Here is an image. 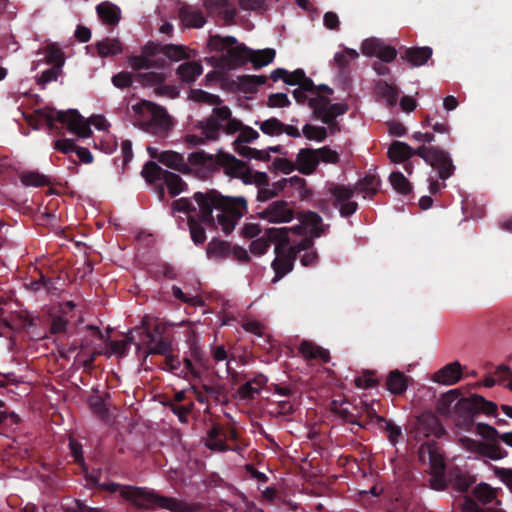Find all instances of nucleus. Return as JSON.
Segmentation results:
<instances>
[{
	"instance_id": "f257e3e1",
	"label": "nucleus",
	"mask_w": 512,
	"mask_h": 512,
	"mask_svg": "<svg viewBox=\"0 0 512 512\" xmlns=\"http://www.w3.org/2000/svg\"><path fill=\"white\" fill-rule=\"evenodd\" d=\"M174 212H196L202 223L220 228L228 234L234 230L238 220L247 210L244 197H223L214 190L206 193L197 192L193 199L180 198L173 202Z\"/></svg>"
},
{
	"instance_id": "f03ea898",
	"label": "nucleus",
	"mask_w": 512,
	"mask_h": 512,
	"mask_svg": "<svg viewBox=\"0 0 512 512\" xmlns=\"http://www.w3.org/2000/svg\"><path fill=\"white\" fill-rule=\"evenodd\" d=\"M286 83L298 86L293 90L296 102L307 104L314 116L325 124H330L337 116L345 114L348 110L347 104L343 102L331 103L333 90L326 85L315 86L301 69L288 71Z\"/></svg>"
},
{
	"instance_id": "7ed1b4c3",
	"label": "nucleus",
	"mask_w": 512,
	"mask_h": 512,
	"mask_svg": "<svg viewBox=\"0 0 512 512\" xmlns=\"http://www.w3.org/2000/svg\"><path fill=\"white\" fill-rule=\"evenodd\" d=\"M167 328L166 323L158 318L145 316L142 320L141 341L135 343L133 331H130L126 340L110 342L108 349L104 352L108 357L112 355L124 356L128 350V344L134 343L137 351L145 348V354H164L168 351L170 345L161 336Z\"/></svg>"
},
{
	"instance_id": "20e7f679",
	"label": "nucleus",
	"mask_w": 512,
	"mask_h": 512,
	"mask_svg": "<svg viewBox=\"0 0 512 512\" xmlns=\"http://www.w3.org/2000/svg\"><path fill=\"white\" fill-rule=\"evenodd\" d=\"M299 224L292 227L269 228L268 237L280 245L297 243L308 249L312 242L311 237H319L323 231L321 217L315 212H304L297 216Z\"/></svg>"
},
{
	"instance_id": "39448f33",
	"label": "nucleus",
	"mask_w": 512,
	"mask_h": 512,
	"mask_svg": "<svg viewBox=\"0 0 512 512\" xmlns=\"http://www.w3.org/2000/svg\"><path fill=\"white\" fill-rule=\"evenodd\" d=\"M39 118L45 121L49 126L53 125L54 121L63 123L67 129L76 134L80 138H88L92 131L90 125H93L97 130L108 132L110 123L102 115H93L88 119L82 117L76 110L56 111L52 108L45 107L37 111Z\"/></svg>"
},
{
	"instance_id": "423d86ee",
	"label": "nucleus",
	"mask_w": 512,
	"mask_h": 512,
	"mask_svg": "<svg viewBox=\"0 0 512 512\" xmlns=\"http://www.w3.org/2000/svg\"><path fill=\"white\" fill-rule=\"evenodd\" d=\"M110 492H119V494L140 508L153 509L156 507L167 509L171 512H183L185 505L175 498L160 496L153 490L138 488L132 486H123L117 483L105 485Z\"/></svg>"
},
{
	"instance_id": "0eeeda50",
	"label": "nucleus",
	"mask_w": 512,
	"mask_h": 512,
	"mask_svg": "<svg viewBox=\"0 0 512 512\" xmlns=\"http://www.w3.org/2000/svg\"><path fill=\"white\" fill-rule=\"evenodd\" d=\"M131 111L134 125L148 133L165 136L173 126L166 110L151 101L133 104Z\"/></svg>"
},
{
	"instance_id": "6e6552de",
	"label": "nucleus",
	"mask_w": 512,
	"mask_h": 512,
	"mask_svg": "<svg viewBox=\"0 0 512 512\" xmlns=\"http://www.w3.org/2000/svg\"><path fill=\"white\" fill-rule=\"evenodd\" d=\"M241 127L242 123L232 117L230 109L220 105H216L213 108L212 115L205 122H202L205 138L212 140L217 139L220 130L227 134H233L238 132Z\"/></svg>"
},
{
	"instance_id": "1a4fd4ad",
	"label": "nucleus",
	"mask_w": 512,
	"mask_h": 512,
	"mask_svg": "<svg viewBox=\"0 0 512 512\" xmlns=\"http://www.w3.org/2000/svg\"><path fill=\"white\" fill-rule=\"evenodd\" d=\"M419 459L423 463H429L431 470V486L435 490H442L445 487L444 458L435 443L427 442L419 449Z\"/></svg>"
},
{
	"instance_id": "9d476101",
	"label": "nucleus",
	"mask_w": 512,
	"mask_h": 512,
	"mask_svg": "<svg viewBox=\"0 0 512 512\" xmlns=\"http://www.w3.org/2000/svg\"><path fill=\"white\" fill-rule=\"evenodd\" d=\"M208 47L211 51L221 53L223 65L226 66L241 64V58L245 55L243 53H246L244 45L239 44L232 36H211L208 41Z\"/></svg>"
},
{
	"instance_id": "9b49d317",
	"label": "nucleus",
	"mask_w": 512,
	"mask_h": 512,
	"mask_svg": "<svg viewBox=\"0 0 512 512\" xmlns=\"http://www.w3.org/2000/svg\"><path fill=\"white\" fill-rule=\"evenodd\" d=\"M414 153L436 169L440 179L446 180L452 175L454 166L448 153L439 148L427 146H420Z\"/></svg>"
},
{
	"instance_id": "f8f14e48",
	"label": "nucleus",
	"mask_w": 512,
	"mask_h": 512,
	"mask_svg": "<svg viewBox=\"0 0 512 512\" xmlns=\"http://www.w3.org/2000/svg\"><path fill=\"white\" fill-rule=\"evenodd\" d=\"M305 250L297 243L280 245L275 243L276 258L272 262V267L276 273L273 282H277L281 277L290 272L293 267V261L298 251Z\"/></svg>"
},
{
	"instance_id": "ddd939ff",
	"label": "nucleus",
	"mask_w": 512,
	"mask_h": 512,
	"mask_svg": "<svg viewBox=\"0 0 512 512\" xmlns=\"http://www.w3.org/2000/svg\"><path fill=\"white\" fill-rule=\"evenodd\" d=\"M218 155L213 156L203 151L193 152L187 161V171L201 178L209 176L217 168Z\"/></svg>"
},
{
	"instance_id": "4468645a",
	"label": "nucleus",
	"mask_w": 512,
	"mask_h": 512,
	"mask_svg": "<svg viewBox=\"0 0 512 512\" xmlns=\"http://www.w3.org/2000/svg\"><path fill=\"white\" fill-rule=\"evenodd\" d=\"M258 215L259 218L273 224L289 223L294 219L293 210L282 200L270 203Z\"/></svg>"
},
{
	"instance_id": "2eb2a0df",
	"label": "nucleus",
	"mask_w": 512,
	"mask_h": 512,
	"mask_svg": "<svg viewBox=\"0 0 512 512\" xmlns=\"http://www.w3.org/2000/svg\"><path fill=\"white\" fill-rule=\"evenodd\" d=\"M361 51L365 56H374L384 62L393 61L397 55L394 47L385 44L382 40L377 38L365 39L362 42Z\"/></svg>"
},
{
	"instance_id": "dca6fc26",
	"label": "nucleus",
	"mask_w": 512,
	"mask_h": 512,
	"mask_svg": "<svg viewBox=\"0 0 512 512\" xmlns=\"http://www.w3.org/2000/svg\"><path fill=\"white\" fill-rule=\"evenodd\" d=\"M239 131L240 135L238 139L234 142L236 152L239 155L249 159H265L267 157L266 152L250 148L245 144L256 140L259 137L258 132L249 127L244 129L241 128Z\"/></svg>"
},
{
	"instance_id": "f3484780",
	"label": "nucleus",
	"mask_w": 512,
	"mask_h": 512,
	"mask_svg": "<svg viewBox=\"0 0 512 512\" xmlns=\"http://www.w3.org/2000/svg\"><path fill=\"white\" fill-rule=\"evenodd\" d=\"M330 193L335 200V205L339 207L342 216H349L357 210V203L350 201L355 193V190L351 187L332 185Z\"/></svg>"
},
{
	"instance_id": "a211bd4d",
	"label": "nucleus",
	"mask_w": 512,
	"mask_h": 512,
	"mask_svg": "<svg viewBox=\"0 0 512 512\" xmlns=\"http://www.w3.org/2000/svg\"><path fill=\"white\" fill-rule=\"evenodd\" d=\"M147 152L149 153L150 157L158 159L160 163L171 169H175L184 173L187 171V162L184 156L178 152L170 150L159 152L155 147H148Z\"/></svg>"
},
{
	"instance_id": "6ab92c4d",
	"label": "nucleus",
	"mask_w": 512,
	"mask_h": 512,
	"mask_svg": "<svg viewBox=\"0 0 512 512\" xmlns=\"http://www.w3.org/2000/svg\"><path fill=\"white\" fill-rule=\"evenodd\" d=\"M318 164L317 149L303 148L297 153L295 167L301 174L311 175L316 171Z\"/></svg>"
},
{
	"instance_id": "aec40b11",
	"label": "nucleus",
	"mask_w": 512,
	"mask_h": 512,
	"mask_svg": "<svg viewBox=\"0 0 512 512\" xmlns=\"http://www.w3.org/2000/svg\"><path fill=\"white\" fill-rule=\"evenodd\" d=\"M462 378V367L459 362H451L434 373L432 380L441 385H454Z\"/></svg>"
},
{
	"instance_id": "412c9836",
	"label": "nucleus",
	"mask_w": 512,
	"mask_h": 512,
	"mask_svg": "<svg viewBox=\"0 0 512 512\" xmlns=\"http://www.w3.org/2000/svg\"><path fill=\"white\" fill-rule=\"evenodd\" d=\"M495 475L510 489L512 490V469L508 468H494ZM463 512H486L482 510L476 502L471 499H466L463 504ZM487 512H505L502 509H493Z\"/></svg>"
},
{
	"instance_id": "4be33fe9",
	"label": "nucleus",
	"mask_w": 512,
	"mask_h": 512,
	"mask_svg": "<svg viewBox=\"0 0 512 512\" xmlns=\"http://www.w3.org/2000/svg\"><path fill=\"white\" fill-rule=\"evenodd\" d=\"M217 166L223 168L225 174L233 178H239L244 171L245 164L236 159L233 155L223 151L218 152Z\"/></svg>"
},
{
	"instance_id": "5701e85b",
	"label": "nucleus",
	"mask_w": 512,
	"mask_h": 512,
	"mask_svg": "<svg viewBox=\"0 0 512 512\" xmlns=\"http://www.w3.org/2000/svg\"><path fill=\"white\" fill-rule=\"evenodd\" d=\"M244 57L241 58V64L246 61H251L255 66L262 67L270 64L276 55L274 49L266 48L262 50H252L244 46Z\"/></svg>"
},
{
	"instance_id": "b1692460",
	"label": "nucleus",
	"mask_w": 512,
	"mask_h": 512,
	"mask_svg": "<svg viewBox=\"0 0 512 512\" xmlns=\"http://www.w3.org/2000/svg\"><path fill=\"white\" fill-rule=\"evenodd\" d=\"M180 19L184 26L201 28L205 24L203 13L194 7H183L180 10Z\"/></svg>"
},
{
	"instance_id": "393cba45",
	"label": "nucleus",
	"mask_w": 512,
	"mask_h": 512,
	"mask_svg": "<svg viewBox=\"0 0 512 512\" xmlns=\"http://www.w3.org/2000/svg\"><path fill=\"white\" fill-rule=\"evenodd\" d=\"M294 180L297 182L303 181L301 178L291 177L289 179L284 178V179L279 180L278 182L274 183L273 189L269 188L268 185L267 186H258L259 190H258V194H257V199L259 201L264 202V201H267V200L275 197L279 191L284 189V187L286 186V184L288 182H292Z\"/></svg>"
},
{
	"instance_id": "a878e982",
	"label": "nucleus",
	"mask_w": 512,
	"mask_h": 512,
	"mask_svg": "<svg viewBox=\"0 0 512 512\" xmlns=\"http://www.w3.org/2000/svg\"><path fill=\"white\" fill-rule=\"evenodd\" d=\"M412 155V148L404 142L395 141L388 149V157L394 163L404 162Z\"/></svg>"
},
{
	"instance_id": "bb28decb",
	"label": "nucleus",
	"mask_w": 512,
	"mask_h": 512,
	"mask_svg": "<svg viewBox=\"0 0 512 512\" xmlns=\"http://www.w3.org/2000/svg\"><path fill=\"white\" fill-rule=\"evenodd\" d=\"M376 94L382 98L388 106H394L397 103L399 90L395 85L385 81H379L375 88Z\"/></svg>"
},
{
	"instance_id": "cd10ccee",
	"label": "nucleus",
	"mask_w": 512,
	"mask_h": 512,
	"mask_svg": "<svg viewBox=\"0 0 512 512\" xmlns=\"http://www.w3.org/2000/svg\"><path fill=\"white\" fill-rule=\"evenodd\" d=\"M473 495L482 504H500L497 499V490L486 483H480L473 489Z\"/></svg>"
},
{
	"instance_id": "c85d7f7f",
	"label": "nucleus",
	"mask_w": 512,
	"mask_h": 512,
	"mask_svg": "<svg viewBox=\"0 0 512 512\" xmlns=\"http://www.w3.org/2000/svg\"><path fill=\"white\" fill-rule=\"evenodd\" d=\"M97 13L103 22L114 25L120 20V10L117 6L103 2L97 6Z\"/></svg>"
},
{
	"instance_id": "c756f323",
	"label": "nucleus",
	"mask_w": 512,
	"mask_h": 512,
	"mask_svg": "<svg viewBox=\"0 0 512 512\" xmlns=\"http://www.w3.org/2000/svg\"><path fill=\"white\" fill-rule=\"evenodd\" d=\"M202 66L198 62H184L178 69L177 74L184 82H193L202 74Z\"/></svg>"
},
{
	"instance_id": "7c9ffc66",
	"label": "nucleus",
	"mask_w": 512,
	"mask_h": 512,
	"mask_svg": "<svg viewBox=\"0 0 512 512\" xmlns=\"http://www.w3.org/2000/svg\"><path fill=\"white\" fill-rule=\"evenodd\" d=\"M432 55V49L429 47H419L407 49L405 56L412 66H421L427 62Z\"/></svg>"
},
{
	"instance_id": "2f4dec72",
	"label": "nucleus",
	"mask_w": 512,
	"mask_h": 512,
	"mask_svg": "<svg viewBox=\"0 0 512 512\" xmlns=\"http://www.w3.org/2000/svg\"><path fill=\"white\" fill-rule=\"evenodd\" d=\"M239 179L246 185H255V186H267L268 184V176L265 172H259L249 169L246 165L244 167V171H242Z\"/></svg>"
},
{
	"instance_id": "473e14b6",
	"label": "nucleus",
	"mask_w": 512,
	"mask_h": 512,
	"mask_svg": "<svg viewBox=\"0 0 512 512\" xmlns=\"http://www.w3.org/2000/svg\"><path fill=\"white\" fill-rule=\"evenodd\" d=\"M185 367L195 377H199L209 366L203 355L195 351L190 359H185Z\"/></svg>"
},
{
	"instance_id": "72a5a7b5",
	"label": "nucleus",
	"mask_w": 512,
	"mask_h": 512,
	"mask_svg": "<svg viewBox=\"0 0 512 512\" xmlns=\"http://www.w3.org/2000/svg\"><path fill=\"white\" fill-rule=\"evenodd\" d=\"M426 436L435 435L440 436L442 428L439 425L438 420L431 414L422 415L419 419V428Z\"/></svg>"
},
{
	"instance_id": "f704fd0d",
	"label": "nucleus",
	"mask_w": 512,
	"mask_h": 512,
	"mask_svg": "<svg viewBox=\"0 0 512 512\" xmlns=\"http://www.w3.org/2000/svg\"><path fill=\"white\" fill-rule=\"evenodd\" d=\"M265 384L266 379L262 376L253 381L246 382L238 389V396L240 399L252 398L255 394L260 392Z\"/></svg>"
},
{
	"instance_id": "c9c22d12",
	"label": "nucleus",
	"mask_w": 512,
	"mask_h": 512,
	"mask_svg": "<svg viewBox=\"0 0 512 512\" xmlns=\"http://www.w3.org/2000/svg\"><path fill=\"white\" fill-rule=\"evenodd\" d=\"M99 56H114L122 52V44L117 39H104L96 45Z\"/></svg>"
},
{
	"instance_id": "e433bc0d",
	"label": "nucleus",
	"mask_w": 512,
	"mask_h": 512,
	"mask_svg": "<svg viewBox=\"0 0 512 512\" xmlns=\"http://www.w3.org/2000/svg\"><path fill=\"white\" fill-rule=\"evenodd\" d=\"M387 388L393 394L403 393L407 389V382L404 374L397 370L390 372L387 377Z\"/></svg>"
},
{
	"instance_id": "4c0bfd02",
	"label": "nucleus",
	"mask_w": 512,
	"mask_h": 512,
	"mask_svg": "<svg viewBox=\"0 0 512 512\" xmlns=\"http://www.w3.org/2000/svg\"><path fill=\"white\" fill-rule=\"evenodd\" d=\"M205 7L211 12L223 13L226 19H232L235 10L229 6V0H205Z\"/></svg>"
},
{
	"instance_id": "58836bf2",
	"label": "nucleus",
	"mask_w": 512,
	"mask_h": 512,
	"mask_svg": "<svg viewBox=\"0 0 512 512\" xmlns=\"http://www.w3.org/2000/svg\"><path fill=\"white\" fill-rule=\"evenodd\" d=\"M299 350L300 353L306 358H320L324 362H327L329 360L328 352L318 346H315L311 342H302Z\"/></svg>"
},
{
	"instance_id": "ea45409f",
	"label": "nucleus",
	"mask_w": 512,
	"mask_h": 512,
	"mask_svg": "<svg viewBox=\"0 0 512 512\" xmlns=\"http://www.w3.org/2000/svg\"><path fill=\"white\" fill-rule=\"evenodd\" d=\"M163 177L169 193L172 196H177L185 190L186 184L177 174L166 171Z\"/></svg>"
},
{
	"instance_id": "a19ab883",
	"label": "nucleus",
	"mask_w": 512,
	"mask_h": 512,
	"mask_svg": "<svg viewBox=\"0 0 512 512\" xmlns=\"http://www.w3.org/2000/svg\"><path fill=\"white\" fill-rule=\"evenodd\" d=\"M479 455L491 460L506 458L508 452L497 444L483 443Z\"/></svg>"
},
{
	"instance_id": "79ce46f5",
	"label": "nucleus",
	"mask_w": 512,
	"mask_h": 512,
	"mask_svg": "<svg viewBox=\"0 0 512 512\" xmlns=\"http://www.w3.org/2000/svg\"><path fill=\"white\" fill-rule=\"evenodd\" d=\"M156 50L157 46L147 45L144 48L143 54L141 56L132 58L131 66L134 69L149 68L153 63V60L150 57Z\"/></svg>"
},
{
	"instance_id": "37998d69",
	"label": "nucleus",
	"mask_w": 512,
	"mask_h": 512,
	"mask_svg": "<svg viewBox=\"0 0 512 512\" xmlns=\"http://www.w3.org/2000/svg\"><path fill=\"white\" fill-rule=\"evenodd\" d=\"M259 124L260 130L269 136H279L284 133V124L276 118H270Z\"/></svg>"
},
{
	"instance_id": "c03bdc74",
	"label": "nucleus",
	"mask_w": 512,
	"mask_h": 512,
	"mask_svg": "<svg viewBox=\"0 0 512 512\" xmlns=\"http://www.w3.org/2000/svg\"><path fill=\"white\" fill-rule=\"evenodd\" d=\"M459 396H460V393L456 389L450 390V391L446 392L445 394H443L438 401V405H437L438 411L443 414L448 413L450 411L451 406L454 403L458 402Z\"/></svg>"
},
{
	"instance_id": "a18cd8bd",
	"label": "nucleus",
	"mask_w": 512,
	"mask_h": 512,
	"mask_svg": "<svg viewBox=\"0 0 512 512\" xmlns=\"http://www.w3.org/2000/svg\"><path fill=\"white\" fill-rule=\"evenodd\" d=\"M189 99L194 102H203L214 106L221 104V99L217 95L210 94L199 89L191 90L189 93Z\"/></svg>"
},
{
	"instance_id": "49530a36",
	"label": "nucleus",
	"mask_w": 512,
	"mask_h": 512,
	"mask_svg": "<svg viewBox=\"0 0 512 512\" xmlns=\"http://www.w3.org/2000/svg\"><path fill=\"white\" fill-rule=\"evenodd\" d=\"M44 53L46 62L52 64V67H62L64 63V57L61 50L56 45H47Z\"/></svg>"
},
{
	"instance_id": "de8ad7c7",
	"label": "nucleus",
	"mask_w": 512,
	"mask_h": 512,
	"mask_svg": "<svg viewBox=\"0 0 512 512\" xmlns=\"http://www.w3.org/2000/svg\"><path fill=\"white\" fill-rule=\"evenodd\" d=\"M390 183L401 194H407L411 190L410 183L401 172H392L390 174Z\"/></svg>"
},
{
	"instance_id": "09e8293b",
	"label": "nucleus",
	"mask_w": 512,
	"mask_h": 512,
	"mask_svg": "<svg viewBox=\"0 0 512 512\" xmlns=\"http://www.w3.org/2000/svg\"><path fill=\"white\" fill-rule=\"evenodd\" d=\"M359 56L358 52L354 49L345 48L334 55V62L339 68H345L349 63Z\"/></svg>"
},
{
	"instance_id": "8fccbe9b",
	"label": "nucleus",
	"mask_w": 512,
	"mask_h": 512,
	"mask_svg": "<svg viewBox=\"0 0 512 512\" xmlns=\"http://www.w3.org/2000/svg\"><path fill=\"white\" fill-rule=\"evenodd\" d=\"M21 181L26 186H43L48 183V178L35 171H27L21 174Z\"/></svg>"
},
{
	"instance_id": "3c124183",
	"label": "nucleus",
	"mask_w": 512,
	"mask_h": 512,
	"mask_svg": "<svg viewBox=\"0 0 512 512\" xmlns=\"http://www.w3.org/2000/svg\"><path fill=\"white\" fill-rule=\"evenodd\" d=\"M303 135L309 139L317 142L323 141L327 137V132L324 127L305 125L302 129Z\"/></svg>"
},
{
	"instance_id": "603ef678",
	"label": "nucleus",
	"mask_w": 512,
	"mask_h": 512,
	"mask_svg": "<svg viewBox=\"0 0 512 512\" xmlns=\"http://www.w3.org/2000/svg\"><path fill=\"white\" fill-rule=\"evenodd\" d=\"M162 53L173 61H179L181 59L189 57L186 48L177 45H166L162 47Z\"/></svg>"
},
{
	"instance_id": "864d4df0",
	"label": "nucleus",
	"mask_w": 512,
	"mask_h": 512,
	"mask_svg": "<svg viewBox=\"0 0 512 512\" xmlns=\"http://www.w3.org/2000/svg\"><path fill=\"white\" fill-rule=\"evenodd\" d=\"M319 163L337 164L340 161V155L337 151L329 147H321L317 149Z\"/></svg>"
},
{
	"instance_id": "5fc2aeb1",
	"label": "nucleus",
	"mask_w": 512,
	"mask_h": 512,
	"mask_svg": "<svg viewBox=\"0 0 512 512\" xmlns=\"http://www.w3.org/2000/svg\"><path fill=\"white\" fill-rule=\"evenodd\" d=\"M269 242H272V240L268 237V230L265 232V234L257 239H255L251 245H250V251L253 254L256 255H262L264 254L268 248H269ZM275 244V242L273 241Z\"/></svg>"
},
{
	"instance_id": "6e6d98bb",
	"label": "nucleus",
	"mask_w": 512,
	"mask_h": 512,
	"mask_svg": "<svg viewBox=\"0 0 512 512\" xmlns=\"http://www.w3.org/2000/svg\"><path fill=\"white\" fill-rule=\"evenodd\" d=\"M380 186V180L375 175H367L360 182L356 189L366 192L367 194H374Z\"/></svg>"
},
{
	"instance_id": "4d7b16f0",
	"label": "nucleus",
	"mask_w": 512,
	"mask_h": 512,
	"mask_svg": "<svg viewBox=\"0 0 512 512\" xmlns=\"http://www.w3.org/2000/svg\"><path fill=\"white\" fill-rule=\"evenodd\" d=\"M96 147L100 148L106 154H111L117 148V140L114 135L105 132L99 142L96 143Z\"/></svg>"
},
{
	"instance_id": "13d9d810",
	"label": "nucleus",
	"mask_w": 512,
	"mask_h": 512,
	"mask_svg": "<svg viewBox=\"0 0 512 512\" xmlns=\"http://www.w3.org/2000/svg\"><path fill=\"white\" fill-rule=\"evenodd\" d=\"M189 229L192 241L195 244H202L206 240L203 227L192 216L189 218Z\"/></svg>"
},
{
	"instance_id": "bf43d9fd",
	"label": "nucleus",
	"mask_w": 512,
	"mask_h": 512,
	"mask_svg": "<svg viewBox=\"0 0 512 512\" xmlns=\"http://www.w3.org/2000/svg\"><path fill=\"white\" fill-rule=\"evenodd\" d=\"M470 401L475 408L482 410L486 414H493L497 409L495 403L486 401L482 396L479 395L471 396Z\"/></svg>"
},
{
	"instance_id": "052dcab7",
	"label": "nucleus",
	"mask_w": 512,
	"mask_h": 512,
	"mask_svg": "<svg viewBox=\"0 0 512 512\" xmlns=\"http://www.w3.org/2000/svg\"><path fill=\"white\" fill-rule=\"evenodd\" d=\"M242 327L247 332L253 333L257 336H262L265 333L264 325L255 319H246L242 323Z\"/></svg>"
},
{
	"instance_id": "680f3d73",
	"label": "nucleus",
	"mask_w": 512,
	"mask_h": 512,
	"mask_svg": "<svg viewBox=\"0 0 512 512\" xmlns=\"http://www.w3.org/2000/svg\"><path fill=\"white\" fill-rule=\"evenodd\" d=\"M476 432L487 440H495L500 435L494 427L484 423L477 424Z\"/></svg>"
},
{
	"instance_id": "e2e57ef3",
	"label": "nucleus",
	"mask_w": 512,
	"mask_h": 512,
	"mask_svg": "<svg viewBox=\"0 0 512 512\" xmlns=\"http://www.w3.org/2000/svg\"><path fill=\"white\" fill-rule=\"evenodd\" d=\"M226 250V244L219 240H211L207 247V255L209 257H220Z\"/></svg>"
},
{
	"instance_id": "0e129e2a",
	"label": "nucleus",
	"mask_w": 512,
	"mask_h": 512,
	"mask_svg": "<svg viewBox=\"0 0 512 512\" xmlns=\"http://www.w3.org/2000/svg\"><path fill=\"white\" fill-rule=\"evenodd\" d=\"M290 104L287 94L276 93L268 98V106L270 107H286Z\"/></svg>"
},
{
	"instance_id": "69168bd1",
	"label": "nucleus",
	"mask_w": 512,
	"mask_h": 512,
	"mask_svg": "<svg viewBox=\"0 0 512 512\" xmlns=\"http://www.w3.org/2000/svg\"><path fill=\"white\" fill-rule=\"evenodd\" d=\"M172 293L173 295L182 300L183 302H187V303H190L192 305H200L201 304V300L198 296L194 295V296H187L181 288L179 287H176V286H173L172 288Z\"/></svg>"
},
{
	"instance_id": "338daca9",
	"label": "nucleus",
	"mask_w": 512,
	"mask_h": 512,
	"mask_svg": "<svg viewBox=\"0 0 512 512\" xmlns=\"http://www.w3.org/2000/svg\"><path fill=\"white\" fill-rule=\"evenodd\" d=\"M112 82L118 88H126L131 85L132 77L127 72H120L112 78Z\"/></svg>"
},
{
	"instance_id": "774afa93",
	"label": "nucleus",
	"mask_w": 512,
	"mask_h": 512,
	"mask_svg": "<svg viewBox=\"0 0 512 512\" xmlns=\"http://www.w3.org/2000/svg\"><path fill=\"white\" fill-rule=\"evenodd\" d=\"M385 431L390 442L396 443L401 436V428L392 422H387L385 425Z\"/></svg>"
}]
</instances>
